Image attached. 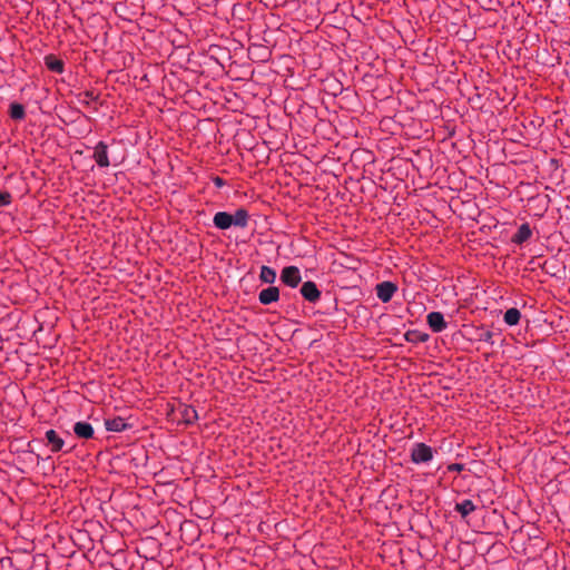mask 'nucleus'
I'll list each match as a JSON object with an SVG mask.
<instances>
[{"label":"nucleus","mask_w":570,"mask_h":570,"mask_svg":"<svg viewBox=\"0 0 570 570\" xmlns=\"http://www.w3.org/2000/svg\"><path fill=\"white\" fill-rule=\"evenodd\" d=\"M494 335L495 334L493 332H491L489 330L481 328L478 340L482 341V342H487L491 345H494V343H495L493 340Z\"/></svg>","instance_id":"obj_23"},{"label":"nucleus","mask_w":570,"mask_h":570,"mask_svg":"<svg viewBox=\"0 0 570 570\" xmlns=\"http://www.w3.org/2000/svg\"><path fill=\"white\" fill-rule=\"evenodd\" d=\"M426 324L434 333H441L448 326L444 315L441 312H430L426 315Z\"/></svg>","instance_id":"obj_10"},{"label":"nucleus","mask_w":570,"mask_h":570,"mask_svg":"<svg viewBox=\"0 0 570 570\" xmlns=\"http://www.w3.org/2000/svg\"><path fill=\"white\" fill-rule=\"evenodd\" d=\"M520 320L521 312L515 307L508 308L503 315V321L509 326L518 325Z\"/></svg>","instance_id":"obj_22"},{"label":"nucleus","mask_w":570,"mask_h":570,"mask_svg":"<svg viewBox=\"0 0 570 570\" xmlns=\"http://www.w3.org/2000/svg\"><path fill=\"white\" fill-rule=\"evenodd\" d=\"M450 504H453V509L459 512L463 519L478 509V507L473 504V501H450Z\"/></svg>","instance_id":"obj_17"},{"label":"nucleus","mask_w":570,"mask_h":570,"mask_svg":"<svg viewBox=\"0 0 570 570\" xmlns=\"http://www.w3.org/2000/svg\"><path fill=\"white\" fill-rule=\"evenodd\" d=\"M347 259H348V264L345 266L350 269L356 271L358 267V264H360L358 259L353 258V257H347Z\"/></svg>","instance_id":"obj_26"},{"label":"nucleus","mask_w":570,"mask_h":570,"mask_svg":"<svg viewBox=\"0 0 570 570\" xmlns=\"http://www.w3.org/2000/svg\"><path fill=\"white\" fill-rule=\"evenodd\" d=\"M299 294L302 295L304 301L311 304H316L322 296V292L317 287L316 283L313 281L304 282L299 288Z\"/></svg>","instance_id":"obj_6"},{"label":"nucleus","mask_w":570,"mask_h":570,"mask_svg":"<svg viewBox=\"0 0 570 570\" xmlns=\"http://www.w3.org/2000/svg\"><path fill=\"white\" fill-rule=\"evenodd\" d=\"M78 101L83 106H89L90 101L98 102L102 106V101L100 100V94H96L95 90H85L77 95Z\"/></svg>","instance_id":"obj_20"},{"label":"nucleus","mask_w":570,"mask_h":570,"mask_svg":"<svg viewBox=\"0 0 570 570\" xmlns=\"http://www.w3.org/2000/svg\"><path fill=\"white\" fill-rule=\"evenodd\" d=\"M186 504L180 503L183 508L189 507L190 511L200 519H209L214 513V508L208 501H185Z\"/></svg>","instance_id":"obj_5"},{"label":"nucleus","mask_w":570,"mask_h":570,"mask_svg":"<svg viewBox=\"0 0 570 570\" xmlns=\"http://www.w3.org/2000/svg\"><path fill=\"white\" fill-rule=\"evenodd\" d=\"M12 203V196L9 191L0 190V206H8Z\"/></svg>","instance_id":"obj_25"},{"label":"nucleus","mask_w":570,"mask_h":570,"mask_svg":"<svg viewBox=\"0 0 570 570\" xmlns=\"http://www.w3.org/2000/svg\"><path fill=\"white\" fill-rule=\"evenodd\" d=\"M105 428L109 432H124L132 428V424L127 423L121 416L105 419Z\"/></svg>","instance_id":"obj_13"},{"label":"nucleus","mask_w":570,"mask_h":570,"mask_svg":"<svg viewBox=\"0 0 570 570\" xmlns=\"http://www.w3.org/2000/svg\"><path fill=\"white\" fill-rule=\"evenodd\" d=\"M42 442L45 443L46 446H48L50 449V451L52 453H58V452L69 453L72 451V446L68 450H65V445H66L65 440L53 429L46 431Z\"/></svg>","instance_id":"obj_3"},{"label":"nucleus","mask_w":570,"mask_h":570,"mask_svg":"<svg viewBox=\"0 0 570 570\" xmlns=\"http://www.w3.org/2000/svg\"><path fill=\"white\" fill-rule=\"evenodd\" d=\"M430 338V335L419 330H409L404 333V340L409 343L417 344L425 343Z\"/></svg>","instance_id":"obj_18"},{"label":"nucleus","mask_w":570,"mask_h":570,"mask_svg":"<svg viewBox=\"0 0 570 570\" xmlns=\"http://www.w3.org/2000/svg\"><path fill=\"white\" fill-rule=\"evenodd\" d=\"M281 291L277 286H268L258 293V301L262 305H271L279 301Z\"/></svg>","instance_id":"obj_11"},{"label":"nucleus","mask_w":570,"mask_h":570,"mask_svg":"<svg viewBox=\"0 0 570 570\" xmlns=\"http://www.w3.org/2000/svg\"><path fill=\"white\" fill-rule=\"evenodd\" d=\"M249 217L248 210L244 207H239L234 214L217 212L213 217V224L219 230H227L232 227L244 229L248 226Z\"/></svg>","instance_id":"obj_1"},{"label":"nucleus","mask_w":570,"mask_h":570,"mask_svg":"<svg viewBox=\"0 0 570 570\" xmlns=\"http://www.w3.org/2000/svg\"><path fill=\"white\" fill-rule=\"evenodd\" d=\"M47 69L55 73H63L65 61L53 53H49L43 58Z\"/></svg>","instance_id":"obj_15"},{"label":"nucleus","mask_w":570,"mask_h":570,"mask_svg":"<svg viewBox=\"0 0 570 570\" xmlns=\"http://www.w3.org/2000/svg\"><path fill=\"white\" fill-rule=\"evenodd\" d=\"M180 420L186 425H193L198 420V414L193 405L180 404L178 407Z\"/></svg>","instance_id":"obj_14"},{"label":"nucleus","mask_w":570,"mask_h":570,"mask_svg":"<svg viewBox=\"0 0 570 570\" xmlns=\"http://www.w3.org/2000/svg\"><path fill=\"white\" fill-rule=\"evenodd\" d=\"M375 292L382 303H389L397 292V285L391 281H384L375 286Z\"/></svg>","instance_id":"obj_7"},{"label":"nucleus","mask_w":570,"mask_h":570,"mask_svg":"<svg viewBox=\"0 0 570 570\" xmlns=\"http://www.w3.org/2000/svg\"><path fill=\"white\" fill-rule=\"evenodd\" d=\"M279 279L284 285L295 288L302 282L301 271L294 265L285 266L281 272Z\"/></svg>","instance_id":"obj_4"},{"label":"nucleus","mask_w":570,"mask_h":570,"mask_svg":"<svg viewBox=\"0 0 570 570\" xmlns=\"http://www.w3.org/2000/svg\"><path fill=\"white\" fill-rule=\"evenodd\" d=\"M543 122V118L535 117L533 119H529L528 122H523L522 125L525 129L532 128L535 130L537 128L541 127Z\"/></svg>","instance_id":"obj_24"},{"label":"nucleus","mask_w":570,"mask_h":570,"mask_svg":"<svg viewBox=\"0 0 570 570\" xmlns=\"http://www.w3.org/2000/svg\"><path fill=\"white\" fill-rule=\"evenodd\" d=\"M539 267L544 274L557 278L561 277V273L564 272L566 268L559 263L557 258L553 257L540 263Z\"/></svg>","instance_id":"obj_9"},{"label":"nucleus","mask_w":570,"mask_h":570,"mask_svg":"<svg viewBox=\"0 0 570 570\" xmlns=\"http://www.w3.org/2000/svg\"><path fill=\"white\" fill-rule=\"evenodd\" d=\"M464 470V464L462 463H452L448 466V471L450 472H453V471H462Z\"/></svg>","instance_id":"obj_28"},{"label":"nucleus","mask_w":570,"mask_h":570,"mask_svg":"<svg viewBox=\"0 0 570 570\" xmlns=\"http://www.w3.org/2000/svg\"><path fill=\"white\" fill-rule=\"evenodd\" d=\"M35 458H36L37 463H38V462H39V460L41 459V456H40L39 454H36V455H35Z\"/></svg>","instance_id":"obj_30"},{"label":"nucleus","mask_w":570,"mask_h":570,"mask_svg":"<svg viewBox=\"0 0 570 570\" xmlns=\"http://www.w3.org/2000/svg\"><path fill=\"white\" fill-rule=\"evenodd\" d=\"M532 236V229L529 223H523L519 226L518 230L511 237V242L515 245H522L528 242Z\"/></svg>","instance_id":"obj_16"},{"label":"nucleus","mask_w":570,"mask_h":570,"mask_svg":"<svg viewBox=\"0 0 570 570\" xmlns=\"http://www.w3.org/2000/svg\"><path fill=\"white\" fill-rule=\"evenodd\" d=\"M277 274L273 267L263 265L259 272V281L265 284L273 285L276 281Z\"/></svg>","instance_id":"obj_21"},{"label":"nucleus","mask_w":570,"mask_h":570,"mask_svg":"<svg viewBox=\"0 0 570 570\" xmlns=\"http://www.w3.org/2000/svg\"><path fill=\"white\" fill-rule=\"evenodd\" d=\"M8 115L14 121H22L26 118V108L22 104L13 101L9 105Z\"/></svg>","instance_id":"obj_19"},{"label":"nucleus","mask_w":570,"mask_h":570,"mask_svg":"<svg viewBox=\"0 0 570 570\" xmlns=\"http://www.w3.org/2000/svg\"><path fill=\"white\" fill-rule=\"evenodd\" d=\"M92 158L96 161V164L101 168L110 166L108 157V145L105 141L100 140L97 142V145L94 148Z\"/></svg>","instance_id":"obj_8"},{"label":"nucleus","mask_w":570,"mask_h":570,"mask_svg":"<svg viewBox=\"0 0 570 570\" xmlns=\"http://www.w3.org/2000/svg\"><path fill=\"white\" fill-rule=\"evenodd\" d=\"M212 181L217 188H222L226 185V180L219 176H215L212 178Z\"/></svg>","instance_id":"obj_27"},{"label":"nucleus","mask_w":570,"mask_h":570,"mask_svg":"<svg viewBox=\"0 0 570 570\" xmlns=\"http://www.w3.org/2000/svg\"><path fill=\"white\" fill-rule=\"evenodd\" d=\"M27 446H28V449L24 451V454L28 455V460L30 462H33L35 452H33V449H32V442H29Z\"/></svg>","instance_id":"obj_29"},{"label":"nucleus","mask_w":570,"mask_h":570,"mask_svg":"<svg viewBox=\"0 0 570 570\" xmlns=\"http://www.w3.org/2000/svg\"><path fill=\"white\" fill-rule=\"evenodd\" d=\"M439 451L424 442H416L410 451V459L414 464H426L433 461Z\"/></svg>","instance_id":"obj_2"},{"label":"nucleus","mask_w":570,"mask_h":570,"mask_svg":"<svg viewBox=\"0 0 570 570\" xmlns=\"http://www.w3.org/2000/svg\"><path fill=\"white\" fill-rule=\"evenodd\" d=\"M73 433L78 439L90 440L95 438V430L89 422L78 421L73 424Z\"/></svg>","instance_id":"obj_12"}]
</instances>
